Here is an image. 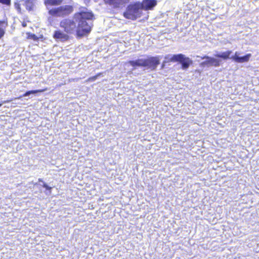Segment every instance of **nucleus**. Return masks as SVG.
<instances>
[{
	"mask_svg": "<svg viewBox=\"0 0 259 259\" xmlns=\"http://www.w3.org/2000/svg\"><path fill=\"white\" fill-rule=\"evenodd\" d=\"M107 1L114 7L117 8L127 3L129 0H107Z\"/></svg>",
	"mask_w": 259,
	"mask_h": 259,
	"instance_id": "11",
	"label": "nucleus"
},
{
	"mask_svg": "<svg viewBox=\"0 0 259 259\" xmlns=\"http://www.w3.org/2000/svg\"><path fill=\"white\" fill-rule=\"evenodd\" d=\"M128 63L134 67H144V59H139L136 60L129 61Z\"/></svg>",
	"mask_w": 259,
	"mask_h": 259,
	"instance_id": "10",
	"label": "nucleus"
},
{
	"mask_svg": "<svg viewBox=\"0 0 259 259\" xmlns=\"http://www.w3.org/2000/svg\"><path fill=\"white\" fill-rule=\"evenodd\" d=\"M165 60L163 62L162 67H163L164 64L168 61H172V62H177L178 61V55H175L173 56H171L170 55H167L165 57Z\"/></svg>",
	"mask_w": 259,
	"mask_h": 259,
	"instance_id": "14",
	"label": "nucleus"
},
{
	"mask_svg": "<svg viewBox=\"0 0 259 259\" xmlns=\"http://www.w3.org/2000/svg\"><path fill=\"white\" fill-rule=\"evenodd\" d=\"M160 56L151 57L144 59V67H147L151 70H155L160 63Z\"/></svg>",
	"mask_w": 259,
	"mask_h": 259,
	"instance_id": "6",
	"label": "nucleus"
},
{
	"mask_svg": "<svg viewBox=\"0 0 259 259\" xmlns=\"http://www.w3.org/2000/svg\"><path fill=\"white\" fill-rule=\"evenodd\" d=\"M232 53L231 51H227L221 53L216 54L215 55V57L217 58L206 55L204 56L201 57V59H205V60L202 62L200 65L202 67H219L221 64L222 60H227L230 59V56Z\"/></svg>",
	"mask_w": 259,
	"mask_h": 259,
	"instance_id": "2",
	"label": "nucleus"
},
{
	"mask_svg": "<svg viewBox=\"0 0 259 259\" xmlns=\"http://www.w3.org/2000/svg\"><path fill=\"white\" fill-rule=\"evenodd\" d=\"M38 181H39V182H42L43 183H44V182H43V181L42 180V179H38Z\"/></svg>",
	"mask_w": 259,
	"mask_h": 259,
	"instance_id": "22",
	"label": "nucleus"
},
{
	"mask_svg": "<svg viewBox=\"0 0 259 259\" xmlns=\"http://www.w3.org/2000/svg\"><path fill=\"white\" fill-rule=\"evenodd\" d=\"M193 62L190 58L186 57L185 55L179 54V64H181V68L183 70H187L192 65Z\"/></svg>",
	"mask_w": 259,
	"mask_h": 259,
	"instance_id": "7",
	"label": "nucleus"
},
{
	"mask_svg": "<svg viewBox=\"0 0 259 259\" xmlns=\"http://www.w3.org/2000/svg\"><path fill=\"white\" fill-rule=\"evenodd\" d=\"M63 0H46L45 4L46 5H59L62 3Z\"/></svg>",
	"mask_w": 259,
	"mask_h": 259,
	"instance_id": "15",
	"label": "nucleus"
},
{
	"mask_svg": "<svg viewBox=\"0 0 259 259\" xmlns=\"http://www.w3.org/2000/svg\"><path fill=\"white\" fill-rule=\"evenodd\" d=\"M147 8V7L144 4L143 1L142 3L138 2L131 4L126 8L123 16L126 19L135 20L141 17L143 10H150Z\"/></svg>",
	"mask_w": 259,
	"mask_h": 259,
	"instance_id": "3",
	"label": "nucleus"
},
{
	"mask_svg": "<svg viewBox=\"0 0 259 259\" xmlns=\"http://www.w3.org/2000/svg\"><path fill=\"white\" fill-rule=\"evenodd\" d=\"M250 57V54H248L243 57H239L237 55V52H236L234 56L231 57H230V59H232V60H234L235 62L238 63H243L248 62Z\"/></svg>",
	"mask_w": 259,
	"mask_h": 259,
	"instance_id": "8",
	"label": "nucleus"
},
{
	"mask_svg": "<svg viewBox=\"0 0 259 259\" xmlns=\"http://www.w3.org/2000/svg\"><path fill=\"white\" fill-rule=\"evenodd\" d=\"M26 9L29 11H33L35 6V0H23L22 1Z\"/></svg>",
	"mask_w": 259,
	"mask_h": 259,
	"instance_id": "9",
	"label": "nucleus"
},
{
	"mask_svg": "<svg viewBox=\"0 0 259 259\" xmlns=\"http://www.w3.org/2000/svg\"><path fill=\"white\" fill-rule=\"evenodd\" d=\"M0 3L6 5H10L11 4V0H0Z\"/></svg>",
	"mask_w": 259,
	"mask_h": 259,
	"instance_id": "17",
	"label": "nucleus"
},
{
	"mask_svg": "<svg viewBox=\"0 0 259 259\" xmlns=\"http://www.w3.org/2000/svg\"><path fill=\"white\" fill-rule=\"evenodd\" d=\"M5 34V31L3 29L0 28V39L4 36Z\"/></svg>",
	"mask_w": 259,
	"mask_h": 259,
	"instance_id": "20",
	"label": "nucleus"
},
{
	"mask_svg": "<svg viewBox=\"0 0 259 259\" xmlns=\"http://www.w3.org/2000/svg\"><path fill=\"white\" fill-rule=\"evenodd\" d=\"M76 22L74 18L73 19H64L60 22V26L64 28L66 32L72 33L77 30Z\"/></svg>",
	"mask_w": 259,
	"mask_h": 259,
	"instance_id": "5",
	"label": "nucleus"
},
{
	"mask_svg": "<svg viewBox=\"0 0 259 259\" xmlns=\"http://www.w3.org/2000/svg\"><path fill=\"white\" fill-rule=\"evenodd\" d=\"M2 105V104H0V107Z\"/></svg>",
	"mask_w": 259,
	"mask_h": 259,
	"instance_id": "23",
	"label": "nucleus"
},
{
	"mask_svg": "<svg viewBox=\"0 0 259 259\" xmlns=\"http://www.w3.org/2000/svg\"><path fill=\"white\" fill-rule=\"evenodd\" d=\"M99 75H100V74H98L97 75L92 76L89 79V81H95L97 78L98 76Z\"/></svg>",
	"mask_w": 259,
	"mask_h": 259,
	"instance_id": "19",
	"label": "nucleus"
},
{
	"mask_svg": "<svg viewBox=\"0 0 259 259\" xmlns=\"http://www.w3.org/2000/svg\"><path fill=\"white\" fill-rule=\"evenodd\" d=\"M42 186L49 191V194H51L52 187L48 186L45 183H44Z\"/></svg>",
	"mask_w": 259,
	"mask_h": 259,
	"instance_id": "18",
	"label": "nucleus"
},
{
	"mask_svg": "<svg viewBox=\"0 0 259 259\" xmlns=\"http://www.w3.org/2000/svg\"><path fill=\"white\" fill-rule=\"evenodd\" d=\"M54 37L57 39H61L62 40H66L68 39V36L61 31L58 30L54 32Z\"/></svg>",
	"mask_w": 259,
	"mask_h": 259,
	"instance_id": "12",
	"label": "nucleus"
},
{
	"mask_svg": "<svg viewBox=\"0 0 259 259\" xmlns=\"http://www.w3.org/2000/svg\"><path fill=\"white\" fill-rule=\"evenodd\" d=\"M144 4L147 7V9H152L157 4L156 0H143Z\"/></svg>",
	"mask_w": 259,
	"mask_h": 259,
	"instance_id": "13",
	"label": "nucleus"
},
{
	"mask_svg": "<svg viewBox=\"0 0 259 259\" xmlns=\"http://www.w3.org/2000/svg\"><path fill=\"white\" fill-rule=\"evenodd\" d=\"M93 14L91 12L81 11L74 16L75 21L78 22L77 33L78 35L83 36L90 32L92 26V20Z\"/></svg>",
	"mask_w": 259,
	"mask_h": 259,
	"instance_id": "1",
	"label": "nucleus"
},
{
	"mask_svg": "<svg viewBox=\"0 0 259 259\" xmlns=\"http://www.w3.org/2000/svg\"><path fill=\"white\" fill-rule=\"evenodd\" d=\"M44 91V90H40L29 91L26 92L23 95V97L28 96L30 95L31 94H36L37 93L42 92Z\"/></svg>",
	"mask_w": 259,
	"mask_h": 259,
	"instance_id": "16",
	"label": "nucleus"
},
{
	"mask_svg": "<svg viewBox=\"0 0 259 259\" xmlns=\"http://www.w3.org/2000/svg\"><path fill=\"white\" fill-rule=\"evenodd\" d=\"M26 25H27V24H26V22H23L22 23V26H23V27H26Z\"/></svg>",
	"mask_w": 259,
	"mask_h": 259,
	"instance_id": "21",
	"label": "nucleus"
},
{
	"mask_svg": "<svg viewBox=\"0 0 259 259\" xmlns=\"http://www.w3.org/2000/svg\"><path fill=\"white\" fill-rule=\"evenodd\" d=\"M72 11V7L68 5L59 7L49 10L50 15L54 16H61L69 14Z\"/></svg>",
	"mask_w": 259,
	"mask_h": 259,
	"instance_id": "4",
	"label": "nucleus"
}]
</instances>
